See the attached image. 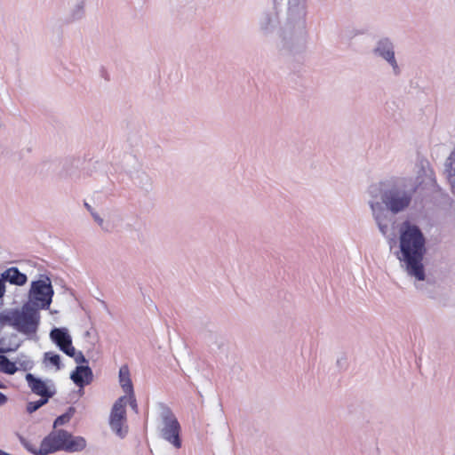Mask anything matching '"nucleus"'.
<instances>
[{"mask_svg":"<svg viewBox=\"0 0 455 455\" xmlns=\"http://www.w3.org/2000/svg\"><path fill=\"white\" fill-rule=\"evenodd\" d=\"M368 202L379 233L387 237L395 224V216L407 211L415 195V188L404 179H392L371 186Z\"/></svg>","mask_w":455,"mask_h":455,"instance_id":"f257e3e1","label":"nucleus"},{"mask_svg":"<svg viewBox=\"0 0 455 455\" xmlns=\"http://www.w3.org/2000/svg\"><path fill=\"white\" fill-rule=\"evenodd\" d=\"M399 251L395 255L406 275L413 278L416 289L423 295L434 297V283L427 278L424 265L427 254V237L421 228L410 220L402 222L399 228Z\"/></svg>","mask_w":455,"mask_h":455,"instance_id":"f03ea898","label":"nucleus"},{"mask_svg":"<svg viewBox=\"0 0 455 455\" xmlns=\"http://www.w3.org/2000/svg\"><path fill=\"white\" fill-rule=\"evenodd\" d=\"M307 0H289L286 21L283 27V45L291 49L304 41Z\"/></svg>","mask_w":455,"mask_h":455,"instance_id":"7ed1b4c3","label":"nucleus"},{"mask_svg":"<svg viewBox=\"0 0 455 455\" xmlns=\"http://www.w3.org/2000/svg\"><path fill=\"white\" fill-rule=\"evenodd\" d=\"M86 440L82 436H73L64 429L52 431L41 442L40 455H48L58 451L77 452L84 450Z\"/></svg>","mask_w":455,"mask_h":455,"instance_id":"20e7f679","label":"nucleus"},{"mask_svg":"<svg viewBox=\"0 0 455 455\" xmlns=\"http://www.w3.org/2000/svg\"><path fill=\"white\" fill-rule=\"evenodd\" d=\"M10 325L17 331L32 339L37 332L41 322L40 310L30 304L24 303L20 309L9 314Z\"/></svg>","mask_w":455,"mask_h":455,"instance_id":"39448f33","label":"nucleus"},{"mask_svg":"<svg viewBox=\"0 0 455 455\" xmlns=\"http://www.w3.org/2000/svg\"><path fill=\"white\" fill-rule=\"evenodd\" d=\"M157 406L160 418L158 425L159 436L175 449L181 448V426L177 417L167 404L159 403Z\"/></svg>","mask_w":455,"mask_h":455,"instance_id":"423d86ee","label":"nucleus"},{"mask_svg":"<svg viewBox=\"0 0 455 455\" xmlns=\"http://www.w3.org/2000/svg\"><path fill=\"white\" fill-rule=\"evenodd\" d=\"M53 295L51 278L46 275H41L38 280L31 282L26 303L39 310H47L51 307Z\"/></svg>","mask_w":455,"mask_h":455,"instance_id":"0eeeda50","label":"nucleus"},{"mask_svg":"<svg viewBox=\"0 0 455 455\" xmlns=\"http://www.w3.org/2000/svg\"><path fill=\"white\" fill-rule=\"evenodd\" d=\"M372 53L375 57L386 61L392 69V74L399 76L402 72L401 68L395 58V44L391 38L381 36L375 42L372 48Z\"/></svg>","mask_w":455,"mask_h":455,"instance_id":"6e6552de","label":"nucleus"},{"mask_svg":"<svg viewBox=\"0 0 455 455\" xmlns=\"http://www.w3.org/2000/svg\"><path fill=\"white\" fill-rule=\"evenodd\" d=\"M126 396L118 398L114 403L110 414V427L121 438H124L127 434V427H124V423L126 420Z\"/></svg>","mask_w":455,"mask_h":455,"instance_id":"1a4fd4ad","label":"nucleus"},{"mask_svg":"<svg viewBox=\"0 0 455 455\" xmlns=\"http://www.w3.org/2000/svg\"><path fill=\"white\" fill-rule=\"evenodd\" d=\"M259 29L261 35L268 36L272 35L280 25L279 12L276 6L264 11L259 18Z\"/></svg>","mask_w":455,"mask_h":455,"instance_id":"9d476101","label":"nucleus"},{"mask_svg":"<svg viewBox=\"0 0 455 455\" xmlns=\"http://www.w3.org/2000/svg\"><path fill=\"white\" fill-rule=\"evenodd\" d=\"M25 379L31 392L36 395L56 391V387L52 379L43 380L32 373H27Z\"/></svg>","mask_w":455,"mask_h":455,"instance_id":"9b49d317","label":"nucleus"},{"mask_svg":"<svg viewBox=\"0 0 455 455\" xmlns=\"http://www.w3.org/2000/svg\"><path fill=\"white\" fill-rule=\"evenodd\" d=\"M50 338L64 354L74 352L72 338L66 328H53L50 331Z\"/></svg>","mask_w":455,"mask_h":455,"instance_id":"f8f14e48","label":"nucleus"},{"mask_svg":"<svg viewBox=\"0 0 455 455\" xmlns=\"http://www.w3.org/2000/svg\"><path fill=\"white\" fill-rule=\"evenodd\" d=\"M70 379L79 387L83 388L93 380V373L88 365H77L71 372Z\"/></svg>","mask_w":455,"mask_h":455,"instance_id":"ddd939ff","label":"nucleus"},{"mask_svg":"<svg viewBox=\"0 0 455 455\" xmlns=\"http://www.w3.org/2000/svg\"><path fill=\"white\" fill-rule=\"evenodd\" d=\"M2 276L5 282L18 286H22L28 282L27 275L21 273L16 267L7 268L2 273Z\"/></svg>","mask_w":455,"mask_h":455,"instance_id":"4468645a","label":"nucleus"},{"mask_svg":"<svg viewBox=\"0 0 455 455\" xmlns=\"http://www.w3.org/2000/svg\"><path fill=\"white\" fill-rule=\"evenodd\" d=\"M70 5L68 20L70 22L79 20L84 16V0H66Z\"/></svg>","mask_w":455,"mask_h":455,"instance_id":"2eb2a0df","label":"nucleus"},{"mask_svg":"<svg viewBox=\"0 0 455 455\" xmlns=\"http://www.w3.org/2000/svg\"><path fill=\"white\" fill-rule=\"evenodd\" d=\"M119 382L126 395L133 394V387L130 378V372L127 366H122L119 370Z\"/></svg>","mask_w":455,"mask_h":455,"instance_id":"dca6fc26","label":"nucleus"},{"mask_svg":"<svg viewBox=\"0 0 455 455\" xmlns=\"http://www.w3.org/2000/svg\"><path fill=\"white\" fill-rule=\"evenodd\" d=\"M0 371L8 375H13L18 371L16 363L12 362L6 355H0Z\"/></svg>","mask_w":455,"mask_h":455,"instance_id":"f3484780","label":"nucleus"},{"mask_svg":"<svg viewBox=\"0 0 455 455\" xmlns=\"http://www.w3.org/2000/svg\"><path fill=\"white\" fill-rule=\"evenodd\" d=\"M445 171L448 172V180L451 186L452 191H455V156L453 154L445 163Z\"/></svg>","mask_w":455,"mask_h":455,"instance_id":"a211bd4d","label":"nucleus"},{"mask_svg":"<svg viewBox=\"0 0 455 455\" xmlns=\"http://www.w3.org/2000/svg\"><path fill=\"white\" fill-rule=\"evenodd\" d=\"M18 371H30L34 367V362L26 355L20 354L15 359Z\"/></svg>","mask_w":455,"mask_h":455,"instance_id":"6ab92c4d","label":"nucleus"},{"mask_svg":"<svg viewBox=\"0 0 455 455\" xmlns=\"http://www.w3.org/2000/svg\"><path fill=\"white\" fill-rule=\"evenodd\" d=\"M76 412L75 407H68V411L62 415L57 417L53 422V427L65 425L68 423Z\"/></svg>","mask_w":455,"mask_h":455,"instance_id":"aec40b11","label":"nucleus"},{"mask_svg":"<svg viewBox=\"0 0 455 455\" xmlns=\"http://www.w3.org/2000/svg\"><path fill=\"white\" fill-rule=\"evenodd\" d=\"M44 360L48 361L51 364L57 367V369H60L61 362L60 356L58 354L52 352L44 353Z\"/></svg>","mask_w":455,"mask_h":455,"instance_id":"412c9836","label":"nucleus"},{"mask_svg":"<svg viewBox=\"0 0 455 455\" xmlns=\"http://www.w3.org/2000/svg\"><path fill=\"white\" fill-rule=\"evenodd\" d=\"M66 355L69 357H72L78 365H83V363H88V360L85 358L83 352L76 351L75 347L73 353L67 352Z\"/></svg>","mask_w":455,"mask_h":455,"instance_id":"4be33fe9","label":"nucleus"},{"mask_svg":"<svg viewBox=\"0 0 455 455\" xmlns=\"http://www.w3.org/2000/svg\"><path fill=\"white\" fill-rule=\"evenodd\" d=\"M92 217L94 221L100 227V228L105 232H110L111 228L108 223L105 222V220L95 212H92Z\"/></svg>","mask_w":455,"mask_h":455,"instance_id":"5701e85b","label":"nucleus"},{"mask_svg":"<svg viewBox=\"0 0 455 455\" xmlns=\"http://www.w3.org/2000/svg\"><path fill=\"white\" fill-rule=\"evenodd\" d=\"M20 439V443L22 444V446L28 451H29L30 453L32 454H35V455H40L39 453V449L37 450L35 445L28 441L26 438H24L23 436H20L19 437Z\"/></svg>","mask_w":455,"mask_h":455,"instance_id":"b1692460","label":"nucleus"},{"mask_svg":"<svg viewBox=\"0 0 455 455\" xmlns=\"http://www.w3.org/2000/svg\"><path fill=\"white\" fill-rule=\"evenodd\" d=\"M55 394H56V391L38 395V396H40V399L37 400L39 406L43 407L44 405H45L49 402V399L52 398Z\"/></svg>","mask_w":455,"mask_h":455,"instance_id":"393cba45","label":"nucleus"},{"mask_svg":"<svg viewBox=\"0 0 455 455\" xmlns=\"http://www.w3.org/2000/svg\"><path fill=\"white\" fill-rule=\"evenodd\" d=\"M40 408H41V406H39V403L37 401L28 402L27 403L26 411L28 413L32 414L33 412L36 411Z\"/></svg>","mask_w":455,"mask_h":455,"instance_id":"a878e982","label":"nucleus"},{"mask_svg":"<svg viewBox=\"0 0 455 455\" xmlns=\"http://www.w3.org/2000/svg\"><path fill=\"white\" fill-rule=\"evenodd\" d=\"M3 344H4V339H0V355H4L9 352L16 351L19 347V346H16L15 347L12 348V347H4Z\"/></svg>","mask_w":455,"mask_h":455,"instance_id":"bb28decb","label":"nucleus"},{"mask_svg":"<svg viewBox=\"0 0 455 455\" xmlns=\"http://www.w3.org/2000/svg\"><path fill=\"white\" fill-rule=\"evenodd\" d=\"M126 398H127V402H129L132 409L137 412L138 404H137L136 399L134 397V393L132 395H128V397H126Z\"/></svg>","mask_w":455,"mask_h":455,"instance_id":"cd10ccee","label":"nucleus"},{"mask_svg":"<svg viewBox=\"0 0 455 455\" xmlns=\"http://www.w3.org/2000/svg\"><path fill=\"white\" fill-rule=\"evenodd\" d=\"M8 323L10 325V317L9 314H1L0 315V331L4 328V326Z\"/></svg>","mask_w":455,"mask_h":455,"instance_id":"c85d7f7f","label":"nucleus"},{"mask_svg":"<svg viewBox=\"0 0 455 455\" xmlns=\"http://www.w3.org/2000/svg\"><path fill=\"white\" fill-rule=\"evenodd\" d=\"M337 367L339 370H343L347 367V359L345 356H340L336 361Z\"/></svg>","mask_w":455,"mask_h":455,"instance_id":"c756f323","label":"nucleus"},{"mask_svg":"<svg viewBox=\"0 0 455 455\" xmlns=\"http://www.w3.org/2000/svg\"><path fill=\"white\" fill-rule=\"evenodd\" d=\"M5 292V280L3 276H0V299L4 295Z\"/></svg>","mask_w":455,"mask_h":455,"instance_id":"7c9ffc66","label":"nucleus"},{"mask_svg":"<svg viewBox=\"0 0 455 455\" xmlns=\"http://www.w3.org/2000/svg\"><path fill=\"white\" fill-rule=\"evenodd\" d=\"M7 401V397L0 392V405L4 404Z\"/></svg>","mask_w":455,"mask_h":455,"instance_id":"2f4dec72","label":"nucleus"},{"mask_svg":"<svg viewBox=\"0 0 455 455\" xmlns=\"http://www.w3.org/2000/svg\"><path fill=\"white\" fill-rule=\"evenodd\" d=\"M84 207L88 210V212L92 214V212H95L93 208L87 203H84Z\"/></svg>","mask_w":455,"mask_h":455,"instance_id":"473e14b6","label":"nucleus"},{"mask_svg":"<svg viewBox=\"0 0 455 455\" xmlns=\"http://www.w3.org/2000/svg\"><path fill=\"white\" fill-rule=\"evenodd\" d=\"M5 386L0 381V388H4Z\"/></svg>","mask_w":455,"mask_h":455,"instance_id":"72a5a7b5","label":"nucleus"}]
</instances>
